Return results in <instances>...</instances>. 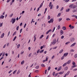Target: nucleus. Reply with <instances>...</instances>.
<instances>
[{"instance_id":"1","label":"nucleus","mask_w":77,"mask_h":77,"mask_svg":"<svg viewBox=\"0 0 77 77\" xmlns=\"http://www.w3.org/2000/svg\"><path fill=\"white\" fill-rule=\"evenodd\" d=\"M72 64L73 65L72 66V68H75V67H77V65H75V63L74 62H72Z\"/></svg>"},{"instance_id":"2","label":"nucleus","mask_w":77,"mask_h":77,"mask_svg":"<svg viewBox=\"0 0 77 77\" xmlns=\"http://www.w3.org/2000/svg\"><path fill=\"white\" fill-rule=\"evenodd\" d=\"M15 21H16V18H13L11 20V22H12V24H14V23L15 22Z\"/></svg>"},{"instance_id":"3","label":"nucleus","mask_w":77,"mask_h":77,"mask_svg":"<svg viewBox=\"0 0 77 77\" xmlns=\"http://www.w3.org/2000/svg\"><path fill=\"white\" fill-rule=\"evenodd\" d=\"M52 44L53 45H54L56 43V39H54L53 41L52 42H51Z\"/></svg>"},{"instance_id":"4","label":"nucleus","mask_w":77,"mask_h":77,"mask_svg":"<svg viewBox=\"0 0 77 77\" xmlns=\"http://www.w3.org/2000/svg\"><path fill=\"white\" fill-rule=\"evenodd\" d=\"M76 44V43L75 42L73 43V44H72L70 46V47H74V46H75V45Z\"/></svg>"},{"instance_id":"5","label":"nucleus","mask_w":77,"mask_h":77,"mask_svg":"<svg viewBox=\"0 0 77 77\" xmlns=\"http://www.w3.org/2000/svg\"><path fill=\"white\" fill-rule=\"evenodd\" d=\"M68 53H65L64 54H63V56L64 57H66V56H68Z\"/></svg>"},{"instance_id":"6","label":"nucleus","mask_w":77,"mask_h":77,"mask_svg":"<svg viewBox=\"0 0 77 77\" xmlns=\"http://www.w3.org/2000/svg\"><path fill=\"white\" fill-rule=\"evenodd\" d=\"M71 60H68V62L66 63H67V64H70V63H71Z\"/></svg>"},{"instance_id":"7","label":"nucleus","mask_w":77,"mask_h":77,"mask_svg":"<svg viewBox=\"0 0 77 77\" xmlns=\"http://www.w3.org/2000/svg\"><path fill=\"white\" fill-rule=\"evenodd\" d=\"M52 31V30L51 29H50L47 32H46V35H48V34L49 33H50V32H51Z\"/></svg>"},{"instance_id":"8","label":"nucleus","mask_w":77,"mask_h":77,"mask_svg":"<svg viewBox=\"0 0 77 77\" xmlns=\"http://www.w3.org/2000/svg\"><path fill=\"white\" fill-rule=\"evenodd\" d=\"M63 34V31L62 30H61L60 31V35H62Z\"/></svg>"},{"instance_id":"9","label":"nucleus","mask_w":77,"mask_h":77,"mask_svg":"<svg viewBox=\"0 0 77 77\" xmlns=\"http://www.w3.org/2000/svg\"><path fill=\"white\" fill-rule=\"evenodd\" d=\"M4 17H5V16L3 15H2L0 17V18L1 19H3V18H4Z\"/></svg>"},{"instance_id":"10","label":"nucleus","mask_w":77,"mask_h":77,"mask_svg":"<svg viewBox=\"0 0 77 77\" xmlns=\"http://www.w3.org/2000/svg\"><path fill=\"white\" fill-rule=\"evenodd\" d=\"M64 72H65L64 71H63L62 72H59L58 74H63L64 73Z\"/></svg>"},{"instance_id":"11","label":"nucleus","mask_w":77,"mask_h":77,"mask_svg":"<svg viewBox=\"0 0 77 77\" xmlns=\"http://www.w3.org/2000/svg\"><path fill=\"white\" fill-rule=\"evenodd\" d=\"M74 6V4H71L69 5V7L70 8H72V6Z\"/></svg>"},{"instance_id":"12","label":"nucleus","mask_w":77,"mask_h":77,"mask_svg":"<svg viewBox=\"0 0 77 77\" xmlns=\"http://www.w3.org/2000/svg\"><path fill=\"white\" fill-rule=\"evenodd\" d=\"M62 69V66H60L59 67L57 71H60Z\"/></svg>"},{"instance_id":"13","label":"nucleus","mask_w":77,"mask_h":77,"mask_svg":"<svg viewBox=\"0 0 77 77\" xmlns=\"http://www.w3.org/2000/svg\"><path fill=\"white\" fill-rule=\"evenodd\" d=\"M62 29L63 30H66V28L65 26H63Z\"/></svg>"},{"instance_id":"14","label":"nucleus","mask_w":77,"mask_h":77,"mask_svg":"<svg viewBox=\"0 0 77 77\" xmlns=\"http://www.w3.org/2000/svg\"><path fill=\"white\" fill-rule=\"evenodd\" d=\"M4 35H5V33H3L1 36V38H3Z\"/></svg>"},{"instance_id":"15","label":"nucleus","mask_w":77,"mask_h":77,"mask_svg":"<svg viewBox=\"0 0 77 77\" xmlns=\"http://www.w3.org/2000/svg\"><path fill=\"white\" fill-rule=\"evenodd\" d=\"M43 5V3H42L40 5V6L39 7V8H42V5Z\"/></svg>"},{"instance_id":"16","label":"nucleus","mask_w":77,"mask_h":77,"mask_svg":"<svg viewBox=\"0 0 77 77\" xmlns=\"http://www.w3.org/2000/svg\"><path fill=\"white\" fill-rule=\"evenodd\" d=\"M70 11V9L68 8V9H66V12H69Z\"/></svg>"},{"instance_id":"17","label":"nucleus","mask_w":77,"mask_h":77,"mask_svg":"<svg viewBox=\"0 0 77 77\" xmlns=\"http://www.w3.org/2000/svg\"><path fill=\"white\" fill-rule=\"evenodd\" d=\"M43 46H42L41 47V48H40L41 50H42V49L43 48H44V47H45V45H43Z\"/></svg>"},{"instance_id":"18","label":"nucleus","mask_w":77,"mask_h":77,"mask_svg":"<svg viewBox=\"0 0 77 77\" xmlns=\"http://www.w3.org/2000/svg\"><path fill=\"white\" fill-rule=\"evenodd\" d=\"M67 64V63H64L63 65V66H66V65Z\"/></svg>"},{"instance_id":"19","label":"nucleus","mask_w":77,"mask_h":77,"mask_svg":"<svg viewBox=\"0 0 77 77\" xmlns=\"http://www.w3.org/2000/svg\"><path fill=\"white\" fill-rule=\"evenodd\" d=\"M63 49H62L61 50L60 52H59V53H60V54L62 53V52H63Z\"/></svg>"},{"instance_id":"20","label":"nucleus","mask_w":77,"mask_h":77,"mask_svg":"<svg viewBox=\"0 0 77 77\" xmlns=\"http://www.w3.org/2000/svg\"><path fill=\"white\" fill-rule=\"evenodd\" d=\"M57 29H58V30H59V29H60V25H59L58 26Z\"/></svg>"},{"instance_id":"21","label":"nucleus","mask_w":77,"mask_h":77,"mask_svg":"<svg viewBox=\"0 0 77 77\" xmlns=\"http://www.w3.org/2000/svg\"><path fill=\"white\" fill-rule=\"evenodd\" d=\"M24 60H23L21 62V65H23V64H24Z\"/></svg>"},{"instance_id":"22","label":"nucleus","mask_w":77,"mask_h":77,"mask_svg":"<svg viewBox=\"0 0 77 77\" xmlns=\"http://www.w3.org/2000/svg\"><path fill=\"white\" fill-rule=\"evenodd\" d=\"M43 37H44V35H41V36L39 38V39H41V38H43Z\"/></svg>"},{"instance_id":"23","label":"nucleus","mask_w":77,"mask_h":77,"mask_svg":"<svg viewBox=\"0 0 77 77\" xmlns=\"http://www.w3.org/2000/svg\"><path fill=\"white\" fill-rule=\"evenodd\" d=\"M68 66H66L65 67V69H64V70L65 71H66V70H67V69H68Z\"/></svg>"},{"instance_id":"24","label":"nucleus","mask_w":77,"mask_h":77,"mask_svg":"<svg viewBox=\"0 0 77 77\" xmlns=\"http://www.w3.org/2000/svg\"><path fill=\"white\" fill-rule=\"evenodd\" d=\"M50 21H51L52 23H53V21H54V20H53V19H50Z\"/></svg>"},{"instance_id":"25","label":"nucleus","mask_w":77,"mask_h":77,"mask_svg":"<svg viewBox=\"0 0 77 77\" xmlns=\"http://www.w3.org/2000/svg\"><path fill=\"white\" fill-rule=\"evenodd\" d=\"M70 43V42H67L65 43V45H68V44Z\"/></svg>"},{"instance_id":"26","label":"nucleus","mask_w":77,"mask_h":77,"mask_svg":"<svg viewBox=\"0 0 77 77\" xmlns=\"http://www.w3.org/2000/svg\"><path fill=\"white\" fill-rule=\"evenodd\" d=\"M70 72L69 71H68L66 74V75H68V74H69Z\"/></svg>"},{"instance_id":"27","label":"nucleus","mask_w":77,"mask_h":77,"mask_svg":"<svg viewBox=\"0 0 77 77\" xmlns=\"http://www.w3.org/2000/svg\"><path fill=\"white\" fill-rule=\"evenodd\" d=\"M65 58V57L63 56V55L61 57V60H63V59H64Z\"/></svg>"},{"instance_id":"28","label":"nucleus","mask_w":77,"mask_h":77,"mask_svg":"<svg viewBox=\"0 0 77 77\" xmlns=\"http://www.w3.org/2000/svg\"><path fill=\"white\" fill-rule=\"evenodd\" d=\"M74 57L75 58H77V54H75L74 56Z\"/></svg>"},{"instance_id":"29","label":"nucleus","mask_w":77,"mask_h":77,"mask_svg":"<svg viewBox=\"0 0 77 77\" xmlns=\"http://www.w3.org/2000/svg\"><path fill=\"white\" fill-rule=\"evenodd\" d=\"M39 67V66H37L36 67H35V69H38Z\"/></svg>"},{"instance_id":"30","label":"nucleus","mask_w":77,"mask_h":77,"mask_svg":"<svg viewBox=\"0 0 77 77\" xmlns=\"http://www.w3.org/2000/svg\"><path fill=\"white\" fill-rule=\"evenodd\" d=\"M75 39L74 38H72L71 39V41H74V40Z\"/></svg>"},{"instance_id":"31","label":"nucleus","mask_w":77,"mask_h":77,"mask_svg":"<svg viewBox=\"0 0 77 77\" xmlns=\"http://www.w3.org/2000/svg\"><path fill=\"white\" fill-rule=\"evenodd\" d=\"M77 8V6L75 5L72 7L73 9H75V8Z\"/></svg>"},{"instance_id":"32","label":"nucleus","mask_w":77,"mask_h":77,"mask_svg":"<svg viewBox=\"0 0 77 77\" xmlns=\"http://www.w3.org/2000/svg\"><path fill=\"white\" fill-rule=\"evenodd\" d=\"M44 50H42V51H40V53H43V51H44Z\"/></svg>"},{"instance_id":"33","label":"nucleus","mask_w":77,"mask_h":77,"mask_svg":"<svg viewBox=\"0 0 77 77\" xmlns=\"http://www.w3.org/2000/svg\"><path fill=\"white\" fill-rule=\"evenodd\" d=\"M20 44L18 45L17 46V48H20Z\"/></svg>"},{"instance_id":"34","label":"nucleus","mask_w":77,"mask_h":77,"mask_svg":"<svg viewBox=\"0 0 77 77\" xmlns=\"http://www.w3.org/2000/svg\"><path fill=\"white\" fill-rule=\"evenodd\" d=\"M62 18H59L58 20V21H59V22H60V21H62Z\"/></svg>"},{"instance_id":"35","label":"nucleus","mask_w":77,"mask_h":77,"mask_svg":"<svg viewBox=\"0 0 77 77\" xmlns=\"http://www.w3.org/2000/svg\"><path fill=\"white\" fill-rule=\"evenodd\" d=\"M41 66L42 67H45V65H44V64H42L41 65Z\"/></svg>"},{"instance_id":"36","label":"nucleus","mask_w":77,"mask_h":77,"mask_svg":"<svg viewBox=\"0 0 77 77\" xmlns=\"http://www.w3.org/2000/svg\"><path fill=\"white\" fill-rule=\"evenodd\" d=\"M16 34H17V32H15L13 33V36H14V35H15Z\"/></svg>"},{"instance_id":"37","label":"nucleus","mask_w":77,"mask_h":77,"mask_svg":"<svg viewBox=\"0 0 77 77\" xmlns=\"http://www.w3.org/2000/svg\"><path fill=\"white\" fill-rule=\"evenodd\" d=\"M61 15V13H59L57 15V17H60V16Z\"/></svg>"},{"instance_id":"38","label":"nucleus","mask_w":77,"mask_h":77,"mask_svg":"<svg viewBox=\"0 0 77 77\" xmlns=\"http://www.w3.org/2000/svg\"><path fill=\"white\" fill-rule=\"evenodd\" d=\"M53 5L52 4L51 6L50 9H53Z\"/></svg>"},{"instance_id":"39","label":"nucleus","mask_w":77,"mask_h":77,"mask_svg":"<svg viewBox=\"0 0 77 77\" xmlns=\"http://www.w3.org/2000/svg\"><path fill=\"white\" fill-rule=\"evenodd\" d=\"M72 12H77V10H73L72 11Z\"/></svg>"},{"instance_id":"40","label":"nucleus","mask_w":77,"mask_h":77,"mask_svg":"<svg viewBox=\"0 0 77 77\" xmlns=\"http://www.w3.org/2000/svg\"><path fill=\"white\" fill-rule=\"evenodd\" d=\"M51 69V67H48V71H50V70Z\"/></svg>"},{"instance_id":"41","label":"nucleus","mask_w":77,"mask_h":77,"mask_svg":"<svg viewBox=\"0 0 77 77\" xmlns=\"http://www.w3.org/2000/svg\"><path fill=\"white\" fill-rule=\"evenodd\" d=\"M16 38H17V36H15L14 37V39H13V41H15V39H16Z\"/></svg>"},{"instance_id":"42","label":"nucleus","mask_w":77,"mask_h":77,"mask_svg":"<svg viewBox=\"0 0 77 77\" xmlns=\"http://www.w3.org/2000/svg\"><path fill=\"white\" fill-rule=\"evenodd\" d=\"M74 50L73 49H71L70 50V52H74Z\"/></svg>"},{"instance_id":"43","label":"nucleus","mask_w":77,"mask_h":77,"mask_svg":"<svg viewBox=\"0 0 77 77\" xmlns=\"http://www.w3.org/2000/svg\"><path fill=\"white\" fill-rule=\"evenodd\" d=\"M74 27L72 26H71V27H70V29H74Z\"/></svg>"},{"instance_id":"44","label":"nucleus","mask_w":77,"mask_h":77,"mask_svg":"<svg viewBox=\"0 0 77 77\" xmlns=\"http://www.w3.org/2000/svg\"><path fill=\"white\" fill-rule=\"evenodd\" d=\"M13 14H11L9 15V17H11L13 16Z\"/></svg>"},{"instance_id":"45","label":"nucleus","mask_w":77,"mask_h":77,"mask_svg":"<svg viewBox=\"0 0 77 77\" xmlns=\"http://www.w3.org/2000/svg\"><path fill=\"white\" fill-rule=\"evenodd\" d=\"M66 20L67 21H69L70 20V19L68 18H67L66 19Z\"/></svg>"},{"instance_id":"46","label":"nucleus","mask_w":77,"mask_h":77,"mask_svg":"<svg viewBox=\"0 0 77 77\" xmlns=\"http://www.w3.org/2000/svg\"><path fill=\"white\" fill-rule=\"evenodd\" d=\"M16 72H17V70H15L14 71V72L13 73V74H15V73Z\"/></svg>"},{"instance_id":"47","label":"nucleus","mask_w":77,"mask_h":77,"mask_svg":"<svg viewBox=\"0 0 77 77\" xmlns=\"http://www.w3.org/2000/svg\"><path fill=\"white\" fill-rule=\"evenodd\" d=\"M19 29V26H17L16 28V30H18V29Z\"/></svg>"},{"instance_id":"48","label":"nucleus","mask_w":77,"mask_h":77,"mask_svg":"<svg viewBox=\"0 0 77 77\" xmlns=\"http://www.w3.org/2000/svg\"><path fill=\"white\" fill-rule=\"evenodd\" d=\"M48 58H47V57H46V59H45V60L46 62H47V61H48Z\"/></svg>"},{"instance_id":"49","label":"nucleus","mask_w":77,"mask_h":77,"mask_svg":"<svg viewBox=\"0 0 77 77\" xmlns=\"http://www.w3.org/2000/svg\"><path fill=\"white\" fill-rule=\"evenodd\" d=\"M51 17H50V16L49 15H48V20H50V19Z\"/></svg>"},{"instance_id":"50","label":"nucleus","mask_w":77,"mask_h":77,"mask_svg":"<svg viewBox=\"0 0 77 77\" xmlns=\"http://www.w3.org/2000/svg\"><path fill=\"white\" fill-rule=\"evenodd\" d=\"M63 10V7H62L60 9V11H62Z\"/></svg>"},{"instance_id":"51","label":"nucleus","mask_w":77,"mask_h":77,"mask_svg":"<svg viewBox=\"0 0 77 77\" xmlns=\"http://www.w3.org/2000/svg\"><path fill=\"white\" fill-rule=\"evenodd\" d=\"M58 75V73H56L55 74V75L54 76V77H56Z\"/></svg>"},{"instance_id":"52","label":"nucleus","mask_w":77,"mask_h":77,"mask_svg":"<svg viewBox=\"0 0 77 77\" xmlns=\"http://www.w3.org/2000/svg\"><path fill=\"white\" fill-rule=\"evenodd\" d=\"M69 1V0H66L65 2L67 3V2H68Z\"/></svg>"},{"instance_id":"53","label":"nucleus","mask_w":77,"mask_h":77,"mask_svg":"<svg viewBox=\"0 0 77 77\" xmlns=\"http://www.w3.org/2000/svg\"><path fill=\"white\" fill-rule=\"evenodd\" d=\"M54 55H53L52 57V58H51V59H54Z\"/></svg>"},{"instance_id":"54","label":"nucleus","mask_w":77,"mask_h":77,"mask_svg":"<svg viewBox=\"0 0 77 77\" xmlns=\"http://www.w3.org/2000/svg\"><path fill=\"white\" fill-rule=\"evenodd\" d=\"M64 38V36L63 35H62L61 37V39H63V38Z\"/></svg>"},{"instance_id":"55","label":"nucleus","mask_w":77,"mask_h":77,"mask_svg":"<svg viewBox=\"0 0 77 77\" xmlns=\"http://www.w3.org/2000/svg\"><path fill=\"white\" fill-rule=\"evenodd\" d=\"M26 23H25L23 26L24 28H25V27H26Z\"/></svg>"},{"instance_id":"56","label":"nucleus","mask_w":77,"mask_h":77,"mask_svg":"<svg viewBox=\"0 0 77 77\" xmlns=\"http://www.w3.org/2000/svg\"><path fill=\"white\" fill-rule=\"evenodd\" d=\"M40 9V8H39V7H38V8L37 9V12H38V11H39Z\"/></svg>"},{"instance_id":"57","label":"nucleus","mask_w":77,"mask_h":77,"mask_svg":"<svg viewBox=\"0 0 77 77\" xmlns=\"http://www.w3.org/2000/svg\"><path fill=\"white\" fill-rule=\"evenodd\" d=\"M53 75L54 76V75H55V72H54L53 73Z\"/></svg>"},{"instance_id":"58","label":"nucleus","mask_w":77,"mask_h":77,"mask_svg":"<svg viewBox=\"0 0 77 77\" xmlns=\"http://www.w3.org/2000/svg\"><path fill=\"white\" fill-rule=\"evenodd\" d=\"M39 72V70H36L35 71V72Z\"/></svg>"},{"instance_id":"59","label":"nucleus","mask_w":77,"mask_h":77,"mask_svg":"<svg viewBox=\"0 0 77 77\" xmlns=\"http://www.w3.org/2000/svg\"><path fill=\"white\" fill-rule=\"evenodd\" d=\"M6 45L5 44V45H4V46L3 47V48H5L6 47Z\"/></svg>"},{"instance_id":"60","label":"nucleus","mask_w":77,"mask_h":77,"mask_svg":"<svg viewBox=\"0 0 77 77\" xmlns=\"http://www.w3.org/2000/svg\"><path fill=\"white\" fill-rule=\"evenodd\" d=\"M76 15H72V17H75Z\"/></svg>"},{"instance_id":"61","label":"nucleus","mask_w":77,"mask_h":77,"mask_svg":"<svg viewBox=\"0 0 77 77\" xmlns=\"http://www.w3.org/2000/svg\"><path fill=\"white\" fill-rule=\"evenodd\" d=\"M39 51H40V50L39 49L38 50V51H37V53L38 54L39 53Z\"/></svg>"},{"instance_id":"62","label":"nucleus","mask_w":77,"mask_h":77,"mask_svg":"<svg viewBox=\"0 0 77 77\" xmlns=\"http://www.w3.org/2000/svg\"><path fill=\"white\" fill-rule=\"evenodd\" d=\"M23 30V29H20V33H21V32H22V30Z\"/></svg>"},{"instance_id":"63","label":"nucleus","mask_w":77,"mask_h":77,"mask_svg":"<svg viewBox=\"0 0 77 77\" xmlns=\"http://www.w3.org/2000/svg\"><path fill=\"white\" fill-rule=\"evenodd\" d=\"M41 14H38V17H39V16H41Z\"/></svg>"},{"instance_id":"64","label":"nucleus","mask_w":77,"mask_h":77,"mask_svg":"<svg viewBox=\"0 0 77 77\" xmlns=\"http://www.w3.org/2000/svg\"><path fill=\"white\" fill-rule=\"evenodd\" d=\"M58 8H59V5H57L56 7L57 9H58Z\"/></svg>"}]
</instances>
